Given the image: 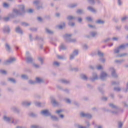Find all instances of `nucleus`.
Returning <instances> with one entry per match:
<instances>
[{"instance_id":"nucleus-62","label":"nucleus","mask_w":128,"mask_h":128,"mask_svg":"<svg viewBox=\"0 0 128 128\" xmlns=\"http://www.w3.org/2000/svg\"><path fill=\"white\" fill-rule=\"evenodd\" d=\"M110 40V38H106V39L104 40V42H105V43L108 42Z\"/></svg>"},{"instance_id":"nucleus-4","label":"nucleus","mask_w":128,"mask_h":128,"mask_svg":"<svg viewBox=\"0 0 128 128\" xmlns=\"http://www.w3.org/2000/svg\"><path fill=\"white\" fill-rule=\"evenodd\" d=\"M64 38L66 42H76V40L70 38H72V34H66L64 36Z\"/></svg>"},{"instance_id":"nucleus-1","label":"nucleus","mask_w":128,"mask_h":128,"mask_svg":"<svg viewBox=\"0 0 128 128\" xmlns=\"http://www.w3.org/2000/svg\"><path fill=\"white\" fill-rule=\"evenodd\" d=\"M25 6L24 5H20L19 6L20 10L14 9L13 10V13L8 14V16L10 18H14L18 16H24L26 14V10H24Z\"/></svg>"},{"instance_id":"nucleus-61","label":"nucleus","mask_w":128,"mask_h":128,"mask_svg":"<svg viewBox=\"0 0 128 128\" xmlns=\"http://www.w3.org/2000/svg\"><path fill=\"white\" fill-rule=\"evenodd\" d=\"M65 102L67 104H72V101L70 100L68 98L65 99Z\"/></svg>"},{"instance_id":"nucleus-55","label":"nucleus","mask_w":128,"mask_h":128,"mask_svg":"<svg viewBox=\"0 0 128 128\" xmlns=\"http://www.w3.org/2000/svg\"><path fill=\"white\" fill-rule=\"evenodd\" d=\"M98 90H99V92H101L102 94H104V90H102V88H100V87H98Z\"/></svg>"},{"instance_id":"nucleus-32","label":"nucleus","mask_w":128,"mask_h":128,"mask_svg":"<svg viewBox=\"0 0 128 128\" xmlns=\"http://www.w3.org/2000/svg\"><path fill=\"white\" fill-rule=\"evenodd\" d=\"M118 84H120V82L117 81H112V86H118Z\"/></svg>"},{"instance_id":"nucleus-20","label":"nucleus","mask_w":128,"mask_h":128,"mask_svg":"<svg viewBox=\"0 0 128 128\" xmlns=\"http://www.w3.org/2000/svg\"><path fill=\"white\" fill-rule=\"evenodd\" d=\"M3 120L4 122H10V121L12 120V118H10L6 116H4Z\"/></svg>"},{"instance_id":"nucleus-39","label":"nucleus","mask_w":128,"mask_h":128,"mask_svg":"<svg viewBox=\"0 0 128 128\" xmlns=\"http://www.w3.org/2000/svg\"><path fill=\"white\" fill-rule=\"evenodd\" d=\"M90 34L92 38H94V36H96V34H98V32H90Z\"/></svg>"},{"instance_id":"nucleus-19","label":"nucleus","mask_w":128,"mask_h":128,"mask_svg":"<svg viewBox=\"0 0 128 128\" xmlns=\"http://www.w3.org/2000/svg\"><path fill=\"white\" fill-rule=\"evenodd\" d=\"M15 30L16 32H17V34H24V32H22V28H20V26H18V27H16V28Z\"/></svg>"},{"instance_id":"nucleus-30","label":"nucleus","mask_w":128,"mask_h":128,"mask_svg":"<svg viewBox=\"0 0 128 128\" xmlns=\"http://www.w3.org/2000/svg\"><path fill=\"white\" fill-rule=\"evenodd\" d=\"M128 20V16H124L121 18V21L122 22H124L126 20Z\"/></svg>"},{"instance_id":"nucleus-35","label":"nucleus","mask_w":128,"mask_h":128,"mask_svg":"<svg viewBox=\"0 0 128 128\" xmlns=\"http://www.w3.org/2000/svg\"><path fill=\"white\" fill-rule=\"evenodd\" d=\"M65 26H66V23L65 22H63L62 24L58 26V28H60V30H62V28H64Z\"/></svg>"},{"instance_id":"nucleus-23","label":"nucleus","mask_w":128,"mask_h":128,"mask_svg":"<svg viewBox=\"0 0 128 128\" xmlns=\"http://www.w3.org/2000/svg\"><path fill=\"white\" fill-rule=\"evenodd\" d=\"M76 6H78V4L76 3L68 5V8H76Z\"/></svg>"},{"instance_id":"nucleus-33","label":"nucleus","mask_w":128,"mask_h":128,"mask_svg":"<svg viewBox=\"0 0 128 128\" xmlns=\"http://www.w3.org/2000/svg\"><path fill=\"white\" fill-rule=\"evenodd\" d=\"M88 10L92 12H96V10H94L92 7L89 6L88 8Z\"/></svg>"},{"instance_id":"nucleus-14","label":"nucleus","mask_w":128,"mask_h":128,"mask_svg":"<svg viewBox=\"0 0 128 128\" xmlns=\"http://www.w3.org/2000/svg\"><path fill=\"white\" fill-rule=\"evenodd\" d=\"M51 98V102L53 104L54 106H58V102H56V98L54 97H50Z\"/></svg>"},{"instance_id":"nucleus-15","label":"nucleus","mask_w":128,"mask_h":128,"mask_svg":"<svg viewBox=\"0 0 128 128\" xmlns=\"http://www.w3.org/2000/svg\"><path fill=\"white\" fill-rule=\"evenodd\" d=\"M22 105L24 106H30L32 105V101L26 100L22 102Z\"/></svg>"},{"instance_id":"nucleus-56","label":"nucleus","mask_w":128,"mask_h":128,"mask_svg":"<svg viewBox=\"0 0 128 128\" xmlns=\"http://www.w3.org/2000/svg\"><path fill=\"white\" fill-rule=\"evenodd\" d=\"M122 126H123V124H122V122H118V128H122Z\"/></svg>"},{"instance_id":"nucleus-52","label":"nucleus","mask_w":128,"mask_h":128,"mask_svg":"<svg viewBox=\"0 0 128 128\" xmlns=\"http://www.w3.org/2000/svg\"><path fill=\"white\" fill-rule=\"evenodd\" d=\"M114 54H118L120 52V48L118 47L114 50Z\"/></svg>"},{"instance_id":"nucleus-34","label":"nucleus","mask_w":128,"mask_h":128,"mask_svg":"<svg viewBox=\"0 0 128 128\" xmlns=\"http://www.w3.org/2000/svg\"><path fill=\"white\" fill-rule=\"evenodd\" d=\"M33 4H35V6H38V4H40V1L39 0H36L34 1Z\"/></svg>"},{"instance_id":"nucleus-13","label":"nucleus","mask_w":128,"mask_h":128,"mask_svg":"<svg viewBox=\"0 0 128 128\" xmlns=\"http://www.w3.org/2000/svg\"><path fill=\"white\" fill-rule=\"evenodd\" d=\"M59 82L64 84H70V81L66 79H61L58 80Z\"/></svg>"},{"instance_id":"nucleus-24","label":"nucleus","mask_w":128,"mask_h":128,"mask_svg":"<svg viewBox=\"0 0 128 128\" xmlns=\"http://www.w3.org/2000/svg\"><path fill=\"white\" fill-rule=\"evenodd\" d=\"M80 76L82 80H88V76H86L84 74H81L80 75Z\"/></svg>"},{"instance_id":"nucleus-45","label":"nucleus","mask_w":128,"mask_h":128,"mask_svg":"<svg viewBox=\"0 0 128 128\" xmlns=\"http://www.w3.org/2000/svg\"><path fill=\"white\" fill-rule=\"evenodd\" d=\"M22 26H30V24L26 22H22Z\"/></svg>"},{"instance_id":"nucleus-57","label":"nucleus","mask_w":128,"mask_h":128,"mask_svg":"<svg viewBox=\"0 0 128 128\" xmlns=\"http://www.w3.org/2000/svg\"><path fill=\"white\" fill-rule=\"evenodd\" d=\"M73 104L74 106H80V103L76 101H74Z\"/></svg>"},{"instance_id":"nucleus-5","label":"nucleus","mask_w":128,"mask_h":128,"mask_svg":"<svg viewBox=\"0 0 128 128\" xmlns=\"http://www.w3.org/2000/svg\"><path fill=\"white\" fill-rule=\"evenodd\" d=\"M26 62H28V64H32V62H34V58L30 56V52H26Z\"/></svg>"},{"instance_id":"nucleus-50","label":"nucleus","mask_w":128,"mask_h":128,"mask_svg":"<svg viewBox=\"0 0 128 128\" xmlns=\"http://www.w3.org/2000/svg\"><path fill=\"white\" fill-rule=\"evenodd\" d=\"M3 6L5 8H10V4H8V3H4Z\"/></svg>"},{"instance_id":"nucleus-49","label":"nucleus","mask_w":128,"mask_h":128,"mask_svg":"<svg viewBox=\"0 0 128 128\" xmlns=\"http://www.w3.org/2000/svg\"><path fill=\"white\" fill-rule=\"evenodd\" d=\"M118 48H119V50H124V48H126V46L124 44H122Z\"/></svg>"},{"instance_id":"nucleus-16","label":"nucleus","mask_w":128,"mask_h":128,"mask_svg":"<svg viewBox=\"0 0 128 128\" xmlns=\"http://www.w3.org/2000/svg\"><path fill=\"white\" fill-rule=\"evenodd\" d=\"M92 82H94L96 80H98V74L96 72L92 73V77L90 78Z\"/></svg>"},{"instance_id":"nucleus-46","label":"nucleus","mask_w":128,"mask_h":128,"mask_svg":"<svg viewBox=\"0 0 128 128\" xmlns=\"http://www.w3.org/2000/svg\"><path fill=\"white\" fill-rule=\"evenodd\" d=\"M82 48L83 50H88V46L86 45V44L82 45Z\"/></svg>"},{"instance_id":"nucleus-26","label":"nucleus","mask_w":128,"mask_h":128,"mask_svg":"<svg viewBox=\"0 0 128 128\" xmlns=\"http://www.w3.org/2000/svg\"><path fill=\"white\" fill-rule=\"evenodd\" d=\"M46 32L48 34H54V31H52L48 28H46Z\"/></svg>"},{"instance_id":"nucleus-6","label":"nucleus","mask_w":128,"mask_h":128,"mask_svg":"<svg viewBox=\"0 0 128 128\" xmlns=\"http://www.w3.org/2000/svg\"><path fill=\"white\" fill-rule=\"evenodd\" d=\"M78 56V50H75L73 51L72 53L70 54V60H71L74 58L75 56Z\"/></svg>"},{"instance_id":"nucleus-17","label":"nucleus","mask_w":128,"mask_h":128,"mask_svg":"<svg viewBox=\"0 0 128 128\" xmlns=\"http://www.w3.org/2000/svg\"><path fill=\"white\" fill-rule=\"evenodd\" d=\"M11 110L16 114H20V110L18 107L14 106L11 108Z\"/></svg>"},{"instance_id":"nucleus-54","label":"nucleus","mask_w":128,"mask_h":128,"mask_svg":"<svg viewBox=\"0 0 128 128\" xmlns=\"http://www.w3.org/2000/svg\"><path fill=\"white\" fill-rule=\"evenodd\" d=\"M38 60L40 62L41 64H44V59L40 57L38 58Z\"/></svg>"},{"instance_id":"nucleus-9","label":"nucleus","mask_w":128,"mask_h":128,"mask_svg":"<svg viewBox=\"0 0 128 128\" xmlns=\"http://www.w3.org/2000/svg\"><path fill=\"white\" fill-rule=\"evenodd\" d=\"M110 70L112 72V78H118V74H116V70L114 68H110Z\"/></svg>"},{"instance_id":"nucleus-60","label":"nucleus","mask_w":128,"mask_h":128,"mask_svg":"<svg viewBox=\"0 0 128 128\" xmlns=\"http://www.w3.org/2000/svg\"><path fill=\"white\" fill-rule=\"evenodd\" d=\"M10 16L8 17H4L3 20H4V22H8V20H10Z\"/></svg>"},{"instance_id":"nucleus-18","label":"nucleus","mask_w":128,"mask_h":128,"mask_svg":"<svg viewBox=\"0 0 128 128\" xmlns=\"http://www.w3.org/2000/svg\"><path fill=\"white\" fill-rule=\"evenodd\" d=\"M106 76H108V74L104 72H102L100 76V78L102 80H106Z\"/></svg>"},{"instance_id":"nucleus-27","label":"nucleus","mask_w":128,"mask_h":128,"mask_svg":"<svg viewBox=\"0 0 128 128\" xmlns=\"http://www.w3.org/2000/svg\"><path fill=\"white\" fill-rule=\"evenodd\" d=\"M30 116V118H38V114L34 113V112H31L29 114Z\"/></svg>"},{"instance_id":"nucleus-64","label":"nucleus","mask_w":128,"mask_h":128,"mask_svg":"<svg viewBox=\"0 0 128 128\" xmlns=\"http://www.w3.org/2000/svg\"><path fill=\"white\" fill-rule=\"evenodd\" d=\"M40 126H34V125H32L31 126V128H40Z\"/></svg>"},{"instance_id":"nucleus-12","label":"nucleus","mask_w":128,"mask_h":128,"mask_svg":"<svg viewBox=\"0 0 128 128\" xmlns=\"http://www.w3.org/2000/svg\"><path fill=\"white\" fill-rule=\"evenodd\" d=\"M35 82L36 84H44V80L42 78L36 77Z\"/></svg>"},{"instance_id":"nucleus-53","label":"nucleus","mask_w":128,"mask_h":128,"mask_svg":"<svg viewBox=\"0 0 128 128\" xmlns=\"http://www.w3.org/2000/svg\"><path fill=\"white\" fill-rule=\"evenodd\" d=\"M112 21L114 22H118V19L116 17H114Z\"/></svg>"},{"instance_id":"nucleus-29","label":"nucleus","mask_w":128,"mask_h":128,"mask_svg":"<svg viewBox=\"0 0 128 128\" xmlns=\"http://www.w3.org/2000/svg\"><path fill=\"white\" fill-rule=\"evenodd\" d=\"M60 50H66V46L64 44H61L60 46Z\"/></svg>"},{"instance_id":"nucleus-42","label":"nucleus","mask_w":128,"mask_h":128,"mask_svg":"<svg viewBox=\"0 0 128 128\" xmlns=\"http://www.w3.org/2000/svg\"><path fill=\"white\" fill-rule=\"evenodd\" d=\"M76 14H84V10L78 9L76 12Z\"/></svg>"},{"instance_id":"nucleus-44","label":"nucleus","mask_w":128,"mask_h":128,"mask_svg":"<svg viewBox=\"0 0 128 128\" xmlns=\"http://www.w3.org/2000/svg\"><path fill=\"white\" fill-rule=\"evenodd\" d=\"M28 82L30 84H36V81L32 80H29Z\"/></svg>"},{"instance_id":"nucleus-3","label":"nucleus","mask_w":128,"mask_h":128,"mask_svg":"<svg viewBox=\"0 0 128 128\" xmlns=\"http://www.w3.org/2000/svg\"><path fill=\"white\" fill-rule=\"evenodd\" d=\"M41 114H42L46 116H50L51 120H52L53 122H60V118L56 116L52 115V114H50L48 110H43L41 112Z\"/></svg>"},{"instance_id":"nucleus-8","label":"nucleus","mask_w":128,"mask_h":128,"mask_svg":"<svg viewBox=\"0 0 128 128\" xmlns=\"http://www.w3.org/2000/svg\"><path fill=\"white\" fill-rule=\"evenodd\" d=\"M16 62V58H10L9 60L4 61V64H12V62Z\"/></svg>"},{"instance_id":"nucleus-25","label":"nucleus","mask_w":128,"mask_h":128,"mask_svg":"<svg viewBox=\"0 0 128 128\" xmlns=\"http://www.w3.org/2000/svg\"><path fill=\"white\" fill-rule=\"evenodd\" d=\"M104 20H98L96 21V24H104Z\"/></svg>"},{"instance_id":"nucleus-58","label":"nucleus","mask_w":128,"mask_h":128,"mask_svg":"<svg viewBox=\"0 0 128 128\" xmlns=\"http://www.w3.org/2000/svg\"><path fill=\"white\" fill-rule=\"evenodd\" d=\"M54 66H60V62H54L53 63Z\"/></svg>"},{"instance_id":"nucleus-40","label":"nucleus","mask_w":128,"mask_h":128,"mask_svg":"<svg viewBox=\"0 0 128 128\" xmlns=\"http://www.w3.org/2000/svg\"><path fill=\"white\" fill-rule=\"evenodd\" d=\"M67 20H74L76 18L72 16H68V17H67Z\"/></svg>"},{"instance_id":"nucleus-2","label":"nucleus","mask_w":128,"mask_h":128,"mask_svg":"<svg viewBox=\"0 0 128 128\" xmlns=\"http://www.w3.org/2000/svg\"><path fill=\"white\" fill-rule=\"evenodd\" d=\"M109 106H110L111 108H112V110H115L112 111L108 109L106 110L104 108H102V110H104V112H111L112 114H118V112H120V106L116 105H114L112 103H110L109 104Z\"/></svg>"},{"instance_id":"nucleus-11","label":"nucleus","mask_w":128,"mask_h":128,"mask_svg":"<svg viewBox=\"0 0 128 128\" xmlns=\"http://www.w3.org/2000/svg\"><path fill=\"white\" fill-rule=\"evenodd\" d=\"M34 104L36 106H38V108H42L46 106V102H34Z\"/></svg>"},{"instance_id":"nucleus-10","label":"nucleus","mask_w":128,"mask_h":128,"mask_svg":"<svg viewBox=\"0 0 128 128\" xmlns=\"http://www.w3.org/2000/svg\"><path fill=\"white\" fill-rule=\"evenodd\" d=\"M10 26H6L3 28V32L4 34H10Z\"/></svg>"},{"instance_id":"nucleus-63","label":"nucleus","mask_w":128,"mask_h":128,"mask_svg":"<svg viewBox=\"0 0 128 128\" xmlns=\"http://www.w3.org/2000/svg\"><path fill=\"white\" fill-rule=\"evenodd\" d=\"M124 92H128V82H127L126 84V88L124 89Z\"/></svg>"},{"instance_id":"nucleus-37","label":"nucleus","mask_w":128,"mask_h":128,"mask_svg":"<svg viewBox=\"0 0 128 128\" xmlns=\"http://www.w3.org/2000/svg\"><path fill=\"white\" fill-rule=\"evenodd\" d=\"M58 58V60H66V56H60L58 55L57 56Z\"/></svg>"},{"instance_id":"nucleus-22","label":"nucleus","mask_w":128,"mask_h":128,"mask_svg":"<svg viewBox=\"0 0 128 128\" xmlns=\"http://www.w3.org/2000/svg\"><path fill=\"white\" fill-rule=\"evenodd\" d=\"M5 48H6V50H7L8 52H10L12 49L10 48V44H6Z\"/></svg>"},{"instance_id":"nucleus-31","label":"nucleus","mask_w":128,"mask_h":128,"mask_svg":"<svg viewBox=\"0 0 128 128\" xmlns=\"http://www.w3.org/2000/svg\"><path fill=\"white\" fill-rule=\"evenodd\" d=\"M114 62L116 64H122L124 62V60L122 59L121 60H115Z\"/></svg>"},{"instance_id":"nucleus-36","label":"nucleus","mask_w":128,"mask_h":128,"mask_svg":"<svg viewBox=\"0 0 128 128\" xmlns=\"http://www.w3.org/2000/svg\"><path fill=\"white\" fill-rule=\"evenodd\" d=\"M98 56L100 58H104V53L100 51H98Z\"/></svg>"},{"instance_id":"nucleus-51","label":"nucleus","mask_w":128,"mask_h":128,"mask_svg":"<svg viewBox=\"0 0 128 128\" xmlns=\"http://www.w3.org/2000/svg\"><path fill=\"white\" fill-rule=\"evenodd\" d=\"M86 128H90V122L88 121L86 122Z\"/></svg>"},{"instance_id":"nucleus-48","label":"nucleus","mask_w":128,"mask_h":128,"mask_svg":"<svg viewBox=\"0 0 128 128\" xmlns=\"http://www.w3.org/2000/svg\"><path fill=\"white\" fill-rule=\"evenodd\" d=\"M118 6H122V0H117Z\"/></svg>"},{"instance_id":"nucleus-43","label":"nucleus","mask_w":128,"mask_h":128,"mask_svg":"<svg viewBox=\"0 0 128 128\" xmlns=\"http://www.w3.org/2000/svg\"><path fill=\"white\" fill-rule=\"evenodd\" d=\"M88 2L90 4H96V0H88Z\"/></svg>"},{"instance_id":"nucleus-59","label":"nucleus","mask_w":128,"mask_h":128,"mask_svg":"<svg viewBox=\"0 0 128 128\" xmlns=\"http://www.w3.org/2000/svg\"><path fill=\"white\" fill-rule=\"evenodd\" d=\"M87 87L88 88H90V90H92V88H94V86L90 85V84H86Z\"/></svg>"},{"instance_id":"nucleus-38","label":"nucleus","mask_w":128,"mask_h":128,"mask_svg":"<svg viewBox=\"0 0 128 128\" xmlns=\"http://www.w3.org/2000/svg\"><path fill=\"white\" fill-rule=\"evenodd\" d=\"M35 40H41V42H44V38L38 36H36Z\"/></svg>"},{"instance_id":"nucleus-21","label":"nucleus","mask_w":128,"mask_h":128,"mask_svg":"<svg viewBox=\"0 0 128 128\" xmlns=\"http://www.w3.org/2000/svg\"><path fill=\"white\" fill-rule=\"evenodd\" d=\"M8 82H10L11 84H16V80H15L14 78H8Z\"/></svg>"},{"instance_id":"nucleus-41","label":"nucleus","mask_w":128,"mask_h":128,"mask_svg":"<svg viewBox=\"0 0 128 128\" xmlns=\"http://www.w3.org/2000/svg\"><path fill=\"white\" fill-rule=\"evenodd\" d=\"M21 78H22V80H28V76L26 74L22 75Z\"/></svg>"},{"instance_id":"nucleus-28","label":"nucleus","mask_w":128,"mask_h":128,"mask_svg":"<svg viewBox=\"0 0 128 128\" xmlns=\"http://www.w3.org/2000/svg\"><path fill=\"white\" fill-rule=\"evenodd\" d=\"M128 56V53H123L122 54H120L116 56L117 58H122L124 56Z\"/></svg>"},{"instance_id":"nucleus-7","label":"nucleus","mask_w":128,"mask_h":128,"mask_svg":"<svg viewBox=\"0 0 128 128\" xmlns=\"http://www.w3.org/2000/svg\"><path fill=\"white\" fill-rule=\"evenodd\" d=\"M80 116L81 118H86L90 119L92 118V116L91 114L88 113H84V112H82L80 113Z\"/></svg>"},{"instance_id":"nucleus-47","label":"nucleus","mask_w":128,"mask_h":128,"mask_svg":"<svg viewBox=\"0 0 128 128\" xmlns=\"http://www.w3.org/2000/svg\"><path fill=\"white\" fill-rule=\"evenodd\" d=\"M114 92H120L121 90V89L120 87H114Z\"/></svg>"}]
</instances>
